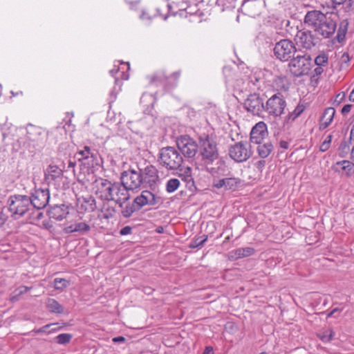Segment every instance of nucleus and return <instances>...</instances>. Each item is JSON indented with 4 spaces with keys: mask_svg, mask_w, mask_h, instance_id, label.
Returning <instances> with one entry per match:
<instances>
[{
    "mask_svg": "<svg viewBox=\"0 0 354 354\" xmlns=\"http://www.w3.org/2000/svg\"><path fill=\"white\" fill-rule=\"evenodd\" d=\"M304 22L317 35L325 39L331 37L337 29L336 15L324 14L317 10L308 11L304 17Z\"/></svg>",
    "mask_w": 354,
    "mask_h": 354,
    "instance_id": "1",
    "label": "nucleus"
},
{
    "mask_svg": "<svg viewBox=\"0 0 354 354\" xmlns=\"http://www.w3.org/2000/svg\"><path fill=\"white\" fill-rule=\"evenodd\" d=\"M95 195L102 200L113 201L122 207L130 195L121 183H112L106 179L96 180L94 183Z\"/></svg>",
    "mask_w": 354,
    "mask_h": 354,
    "instance_id": "2",
    "label": "nucleus"
},
{
    "mask_svg": "<svg viewBox=\"0 0 354 354\" xmlns=\"http://www.w3.org/2000/svg\"><path fill=\"white\" fill-rule=\"evenodd\" d=\"M18 135L26 133V138H19L17 142L19 147L30 153L41 149L46 145L48 139V131L40 127L28 124L26 129H17Z\"/></svg>",
    "mask_w": 354,
    "mask_h": 354,
    "instance_id": "3",
    "label": "nucleus"
},
{
    "mask_svg": "<svg viewBox=\"0 0 354 354\" xmlns=\"http://www.w3.org/2000/svg\"><path fill=\"white\" fill-rule=\"evenodd\" d=\"M198 150L201 160L205 165H212L219 157V151L215 138L209 134L203 133L198 137Z\"/></svg>",
    "mask_w": 354,
    "mask_h": 354,
    "instance_id": "4",
    "label": "nucleus"
},
{
    "mask_svg": "<svg viewBox=\"0 0 354 354\" xmlns=\"http://www.w3.org/2000/svg\"><path fill=\"white\" fill-rule=\"evenodd\" d=\"M160 165L167 170L178 169L183 162L182 155L174 147L162 148L158 153Z\"/></svg>",
    "mask_w": 354,
    "mask_h": 354,
    "instance_id": "5",
    "label": "nucleus"
},
{
    "mask_svg": "<svg viewBox=\"0 0 354 354\" xmlns=\"http://www.w3.org/2000/svg\"><path fill=\"white\" fill-rule=\"evenodd\" d=\"M8 210L11 216L19 219L24 216L31 208V201L29 196L21 194L12 195L8 200Z\"/></svg>",
    "mask_w": 354,
    "mask_h": 354,
    "instance_id": "6",
    "label": "nucleus"
},
{
    "mask_svg": "<svg viewBox=\"0 0 354 354\" xmlns=\"http://www.w3.org/2000/svg\"><path fill=\"white\" fill-rule=\"evenodd\" d=\"M311 66L310 55L301 53H297L296 56H294L288 64L290 72L296 77L307 75Z\"/></svg>",
    "mask_w": 354,
    "mask_h": 354,
    "instance_id": "7",
    "label": "nucleus"
},
{
    "mask_svg": "<svg viewBox=\"0 0 354 354\" xmlns=\"http://www.w3.org/2000/svg\"><path fill=\"white\" fill-rule=\"evenodd\" d=\"M286 105V101L283 96L277 93L268 99L264 111L270 118L276 119L284 113Z\"/></svg>",
    "mask_w": 354,
    "mask_h": 354,
    "instance_id": "8",
    "label": "nucleus"
},
{
    "mask_svg": "<svg viewBox=\"0 0 354 354\" xmlns=\"http://www.w3.org/2000/svg\"><path fill=\"white\" fill-rule=\"evenodd\" d=\"M298 51L295 44L289 39H281L274 48L275 57L281 62L290 60Z\"/></svg>",
    "mask_w": 354,
    "mask_h": 354,
    "instance_id": "9",
    "label": "nucleus"
},
{
    "mask_svg": "<svg viewBox=\"0 0 354 354\" xmlns=\"http://www.w3.org/2000/svg\"><path fill=\"white\" fill-rule=\"evenodd\" d=\"M178 149L187 158H194L198 151V143L187 135L180 136L176 140Z\"/></svg>",
    "mask_w": 354,
    "mask_h": 354,
    "instance_id": "10",
    "label": "nucleus"
},
{
    "mask_svg": "<svg viewBox=\"0 0 354 354\" xmlns=\"http://www.w3.org/2000/svg\"><path fill=\"white\" fill-rule=\"evenodd\" d=\"M250 148L251 146L248 143L239 142L230 147L229 155L236 162H243L251 157L252 152Z\"/></svg>",
    "mask_w": 354,
    "mask_h": 354,
    "instance_id": "11",
    "label": "nucleus"
},
{
    "mask_svg": "<svg viewBox=\"0 0 354 354\" xmlns=\"http://www.w3.org/2000/svg\"><path fill=\"white\" fill-rule=\"evenodd\" d=\"M243 106L247 111L255 115H260L265 109L263 99L257 93L250 94L245 100Z\"/></svg>",
    "mask_w": 354,
    "mask_h": 354,
    "instance_id": "12",
    "label": "nucleus"
},
{
    "mask_svg": "<svg viewBox=\"0 0 354 354\" xmlns=\"http://www.w3.org/2000/svg\"><path fill=\"white\" fill-rule=\"evenodd\" d=\"M31 207L41 209L46 207L50 200V192L48 189H36L29 196Z\"/></svg>",
    "mask_w": 354,
    "mask_h": 354,
    "instance_id": "13",
    "label": "nucleus"
},
{
    "mask_svg": "<svg viewBox=\"0 0 354 354\" xmlns=\"http://www.w3.org/2000/svg\"><path fill=\"white\" fill-rule=\"evenodd\" d=\"M121 183L127 191L139 187L142 183L140 172L133 169L124 171L121 176Z\"/></svg>",
    "mask_w": 354,
    "mask_h": 354,
    "instance_id": "14",
    "label": "nucleus"
},
{
    "mask_svg": "<svg viewBox=\"0 0 354 354\" xmlns=\"http://www.w3.org/2000/svg\"><path fill=\"white\" fill-rule=\"evenodd\" d=\"M161 201V198L148 190H144L141 194L137 196L133 202L138 209H141L145 205H156Z\"/></svg>",
    "mask_w": 354,
    "mask_h": 354,
    "instance_id": "15",
    "label": "nucleus"
},
{
    "mask_svg": "<svg viewBox=\"0 0 354 354\" xmlns=\"http://www.w3.org/2000/svg\"><path fill=\"white\" fill-rule=\"evenodd\" d=\"M77 156L82 165L87 168L93 167L95 165H97V154L89 147L85 146L83 150L77 152Z\"/></svg>",
    "mask_w": 354,
    "mask_h": 354,
    "instance_id": "16",
    "label": "nucleus"
},
{
    "mask_svg": "<svg viewBox=\"0 0 354 354\" xmlns=\"http://www.w3.org/2000/svg\"><path fill=\"white\" fill-rule=\"evenodd\" d=\"M268 136L266 124L263 122H259L252 129L250 132V143L261 144Z\"/></svg>",
    "mask_w": 354,
    "mask_h": 354,
    "instance_id": "17",
    "label": "nucleus"
},
{
    "mask_svg": "<svg viewBox=\"0 0 354 354\" xmlns=\"http://www.w3.org/2000/svg\"><path fill=\"white\" fill-rule=\"evenodd\" d=\"M63 178V171L56 165H49L45 171V180L48 185H56Z\"/></svg>",
    "mask_w": 354,
    "mask_h": 354,
    "instance_id": "18",
    "label": "nucleus"
},
{
    "mask_svg": "<svg viewBox=\"0 0 354 354\" xmlns=\"http://www.w3.org/2000/svg\"><path fill=\"white\" fill-rule=\"evenodd\" d=\"M141 179L143 184L149 187L153 185L159 178L158 170L153 165L147 166L143 170H141Z\"/></svg>",
    "mask_w": 354,
    "mask_h": 354,
    "instance_id": "19",
    "label": "nucleus"
},
{
    "mask_svg": "<svg viewBox=\"0 0 354 354\" xmlns=\"http://www.w3.org/2000/svg\"><path fill=\"white\" fill-rule=\"evenodd\" d=\"M241 183V179L235 177L214 180L212 185L216 189L224 188L225 190L235 189Z\"/></svg>",
    "mask_w": 354,
    "mask_h": 354,
    "instance_id": "20",
    "label": "nucleus"
},
{
    "mask_svg": "<svg viewBox=\"0 0 354 354\" xmlns=\"http://www.w3.org/2000/svg\"><path fill=\"white\" fill-rule=\"evenodd\" d=\"M90 230L91 226L86 222L75 221L73 223H68L63 230L66 234L77 232L80 234H84Z\"/></svg>",
    "mask_w": 354,
    "mask_h": 354,
    "instance_id": "21",
    "label": "nucleus"
},
{
    "mask_svg": "<svg viewBox=\"0 0 354 354\" xmlns=\"http://www.w3.org/2000/svg\"><path fill=\"white\" fill-rule=\"evenodd\" d=\"M297 42L303 48L310 49L315 46V37L310 31H299L297 35Z\"/></svg>",
    "mask_w": 354,
    "mask_h": 354,
    "instance_id": "22",
    "label": "nucleus"
},
{
    "mask_svg": "<svg viewBox=\"0 0 354 354\" xmlns=\"http://www.w3.org/2000/svg\"><path fill=\"white\" fill-rule=\"evenodd\" d=\"M50 218L57 221H62L69 214L68 207L65 205H54L48 211Z\"/></svg>",
    "mask_w": 354,
    "mask_h": 354,
    "instance_id": "23",
    "label": "nucleus"
},
{
    "mask_svg": "<svg viewBox=\"0 0 354 354\" xmlns=\"http://www.w3.org/2000/svg\"><path fill=\"white\" fill-rule=\"evenodd\" d=\"M335 114V110L333 107L326 108L319 122V129H324L327 128L333 122Z\"/></svg>",
    "mask_w": 354,
    "mask_h": 354,
    "instance_id": "24",
    "label": "nucleus"
},
{
    "mask_svg": "<svg viewBox=\"0 0 354 354\" xmlns=\"http://www.w3.org/2000/svg\"><path fill=\"white\" fill-rule=\"evenodd\" d=\"M254 249L251 247L240 248L230 252V257L232 259L252 256L254 253Z\"/></svg>",
    "mask_w": 354,
    "mask_h": 354,
    "instance_id": "25",
    "label": "nucleus"
},
{
    "mask_svg": "<svg viewBox=\"0 0 354 354\" xmlns=\"http://www.w3.org/2000/svg\"><path fill=\"white\" fill-rule=\"evenodd\" d=\"M257 145H258L257 148L258 154L261 158H267L274 149L272 142L270 141H263L261 144Z\"/></svg>",
    "mask_w": 354,
    "mask_h": 354,
    "instance_id": "26",
    "label": "nucleus"
},
{
    "mask_svg": "<svg viewBox=\"0 0 354 354\" xmlns=\"http://www.w3.org/2000/svg\"><path fill=\"white\" fill-rule=\"evenodd\" d=\"M46 307L53 313L61 314L64 313V307L54 299H48L47 300Z\"/></svg>",
    "mask_w": 354,
    "mask_h": 354,
    "instance_id": "27",
    "label": "nucleus"
},
{
    "mask_svg": "<svg viewBox=\"0 0 354 354\" xmlns=\"http://www.w3.org/2000/svg\"><path fill=\"white\" fill-rule=\"evenodd\" d=\"M337 165L342 166V169L345 171L347 176L354 174V162L349 160H342L337 162Z\"/></svg>",
    "mask_w": 354,
    "mask_h": 354,
    "instance_id": "28",
    "label": "nucleus"
},
{
    "mask_svg": "<svg viewBox=\"0 0 354 354\" xmlns=\"http://www.w3.org/2000/svg\"><path fill=\"white\" fill-rule=\"evenodd\" d=\"M82 207L86 212H93L96 208L95 200L93 197L89 196L88 198H82Z\"/></svg>",
    "mask_w": 354,
    "mask_h": 354,
    "instance_id": "29",
    "label": "nucleus"
},
{
    "mask_svg": "<svg viewBox=\"0 0 354 354\" xmlns=\"http://www.w3.org/2000/svg\"><path fill=\"white\" fill-rule=\"evenodd\" d=\"M348 23L347 20H343L340 22L337 29V39L339 42H342L346 37L348 30Z\"/></svg>",
    "mask_w": 354,
    "mask_h": 354,
    "instance_id": "30",
    "label": "nucleus"
},
{
    "mask_svg": "<svg viewBox=\"0 0 354 354\" xmlns=\"http://www.w3.org/2000/svg\"><path fill=\"white\" fill-rule=\"evenodd\" d=\"M257 4L255 0H243L241 5V10L248 15H254L252 11V8H254Z\"/></svg>",
    "mask_w": 354,
    "mask_h": 354,
    "instance_id": "31",
    "label": "nucleus"
},
{
    "mask_svg": "<svg viewBox=\"0 0 354 354\" xmlns=\"http://www.w3.org/2000/svg\"><path fill=\"white\" fill-rule=\"evenodd\" d=\"M122 207L121 213H122V216L125 218L130 217L135 211L139 209H138V206H136L134 203H133V204H127V205H125V206L122 205V207Z\"/></svg>",
    "mask_w": 354,
    "mask_h": 354,
    "instance_id": "32",
    "label": "nucleus"
},
{
    "mask_svg": "<svg viewBox=\"0 0 354 354\" xmlns=\"http://www.w3.org/2000/svg\"><path fill=\"white\" fill-rule=\"evenodd\" d=\"M236 0H216V3L221 7L223 11L232 10L236 6Z\"/></svg>",
    "mask_w": 354,
    "mask_h": 354,
    "instance_id": "33",
    "label": "nucleus"
},
{
    "mask_svg": "<svg viewBox=\"0 0 354 354\" xmlns=\"http://www.w3.org/2000/svg\"><path fill=\"white\" fill-rule=\"evenodd\" d=\"M180 186V181L177 178H171L167 182L166 190L169 193L175 192Z\"/></svg>",
    "mask_w": 354,
    "mask_h": 354,
    "instance_id": "34",
    "label": "nucleus"
},
{
    "mask_svg": "<svg viewBox=\"0 0 354 354\" xmlns=\"http://www.w3.org/2000/svg\"><path fill=\"white\" fill-rule=\"evenodd\" d=\"M304 109L305 106L303 104H298L292 112L289 113L288 120H295L303 113Z\"/></svg>",
    "mask_w": 354,
    "mask_h": 354,
    "instance_id": "35",
    "label": "nucleus"
},
{
    "mask_svg": "<svg viewBox=\"0 0 354 354\" xmlns=\"http://www.w3.org/2000/svg\"><path fill=\"white\" fill-rule=\"evenodd\" d=\"M68 285V281L62 278H55L53 281V286L57 290H62L66 288Z\"/></svg>",
    "mask_w": 354,
    "mask_h": 354,
    "instance_id": "36",
    "label": "nucleus"
},
{
    "mask_svg": "<svg viewBox=\"0 0 354 354\" xmlns=\"http://www.w3.org/2000/svg\"><path fill=\"white\" fill-rule=\"evenodd\" d=\"M72 339V335L69 333L59 334L56 337L57 342L59 344H65L68 343Z\"/></svg>",
    "mask_w": 354,
    "mask_h": 354,
    "instance_id": "37",
    "label": "nucleus"
},
{
    "mask_svg": "<svg viewBox=\"0 0 354 354\" xmlns=\"http://www.w3.org/2000/svg\"><path fill=\"white\" fill-rule=\"evenodd\" d=\"M328 57L326 53H322L316 57L315 63L317 66H324L328 63Z\"/></svg>",
    "mask_w": 354,
    "mask_h": 354,
    "instance_id": "38",
    "label": "nucleus"
},
{
    "mask_svg": "<svg viewBox=\"0 0 354 354\" xmlns=\"http://www.w3.org/2000/svg\"><path fill=\"white\" fill-rule=\"evenodd\" d=\"M207 239V236H203L196 239L191 244L190 247L192 248L201 247Z\"/></svg>",
    "mask_w": 354,
    "mask_h": 354,
    "instance_id": "39",
    "label": "nucleus"
},
{
    "mask_svg": "<svg viewBox=\"0 0 354 354\" xmlns=\"http://www.w3.org/2000/svg\"><path fill=\"white\" fill-rule=\"evenodd\" d=\"M166 79H167V76L165 75V73L158 72L152 77L151 82H163Z\"/></svg>",
    "mask_w": 354,
    "mask_h": 354,
    "instance_id": "40",
    "label": "nucleus"
},
{
    "mask_svg": "<svg viewBox=\"0 0 354 354\" xmlns=\"http://www.w3.org/2000/svg\"><path fill=\"white\" fill-rule=\"evenodd\" d=\"M120 64L123 66L122 68H116V66H115L114 68L109 71L110 74L112 76L114 77L117 73L120 72L121 69L124 70L125 67L127 68V70L129 69V63L122 62Z\"/></svg>",
    "mask_w": 354,
    "mask_h": 354,
    "instance_id": "41",
    "label": "nucleus"
},
{
    "mask_svg": "<svg viewBox=\"0 0 354 354\" xmlns=\"http://www.w3.org/2000/svg\"><path fill=\"white\" fill-rule=\"evenodd\" d=\"M333 336V332L331 330L325 331L322 335H320V338L323 342H330Z\"/></svg>",
    "mask_w": 354,
    "mask_h": 354,
    "instance_id": "42",
    "label": "nucleus"
},
{
    "mask_svg": "<svg viewBox=\"0 0 354 354\" xmlns=\"http://www.w3.org/2000/svg\"><path fill=\"white\" fill-rule=\"evenodd\" d=\"M349 141L351 143H353L351 151V159L354 161V124L352 126L351 129Z\"/></svg>",
    "mask_w": 354,
    "mask_h": 354,
    "instance_id": "43",
    "label": "nucleus"
},
{
    "mask_svg": "<svg viewBox=\"0 0 354 354\" xmlns=\"http://www.w3.org/2000/svg\"><path fill=\"white\" fill-rule=\"evenodd\" d=\"M57 323H53V324H46V325L44 326L43 327L36 330L35 333H48V329L50 328H51L52 326H57Z\"/></svg>",
    "mask_w": 354,
    "mask_h": 354,
    "instance_id": "44",
    "label": "nucleus"
},
{
    "mask_svg": "<svg viewBox=\"0 0 354 354\" xmlns=\"http://www.w3.org/2000/svg\"><path fill=\"white\" fill-rule=\"evenodd\" d=\"M345 97H346V93L344 92H341V93H338L335 96L334 104H335L336 105H339L340 103H342L343 102Z\"/></svg>",
    "mask_w": 354,
    "mask_h": 354,
    "instance_id": "45",
    "label": "nucleus"
},
{
    "mask_svg": "<svg viewBox=\"0 0 354 354\" xmlns=\"http://www.w3.org/2000/svg\"><path fill=\"white\" fill-rule=\"evenodd\" d=\"M29 289H30V288L25 286H20L15 290L16 295L19 296L20 295H22V294L26 292Z\"/></svg>",
    "mask_w": 354,
    "mask_h": 354,
    "instance_id": "46",
    "label": "nucleus"
},
{
    "mask_svg": "<svg viewBox=\"0 0 354 354\" xmlns=\"http://www.w3.org/2000/svg\"><path fill=\"white\" fill-rule=\"evenodd\" d=\"M132 228L129 226H126L121 229L120 233L121 235H127L131 234Z\"/></svg>",
    "mask_w": 354,
    "mask_h": 354,
    "instance_id": "47",
    "label": "nucleus"
},
{
    "mask_svg": "<svg viewBox=\"0 0 354 354\" xmlns=\"http://www.w3.org/2000/svg\"><path fill=\"white\" fill-rule=\"evenodd\" d=\"M352 106H353V105H351V104L344 105L343 106V108L342 109V113L343 115H346V114L348 113L351 111Z\"/></svg>",
    "mask_w": 354,
    "mask_h": 354,
    "instance_id": "48",
    "label": "nucleus"
},
{
    "mask_svg": "<svg viewBox=\"0 0 354 354\" xmlns=\"http://www.w3.org/2000/svg\"><path fill=\"white\" fill-rule=\"evenodd\" d=\"M119 78H121L122 80H128L129 79V74L126 73L124 71H122L120 73V75L119 77H115V81L118 82Z\"/></svg>",
    "mask_w": 354,
    "mask_h": 354,
    "instance_id": "49",
    "label": "nucleus"
},
{
    "mask_svg": "<svg viewBox=\"0 0 354 354\" xmlns=\"http://www.w3.org/2000/svg\"><path fill=\"white\" fill-rule=\"evenodd\" d=\"M329 145H328L326 142H323L320 145L319 149L321 151L324 152L327 151L329 149Z\"/></svg>",
    "mask_w": 354,
    "mask_h": 354,
    "instance_id": "50",
    "label": "nucleus"
},
{
    "mask_svg": "<svg viewBox=\"0 0 354 354\" xmlns=\"http://www.w3.org/2000/svg\"><path fill=\"white\" fill-rule=\"evenodd\" d=\"M280 147L284 149H287L289 147V143L285 140H281L279 142Z\"/></svg>",
    "mask_w": 354,
    "mask_h": 354,
    "instance_id": "51",
    "label": "nucleus"
},
{
    "mask_svg": "<svg viewBox=\"0 0 354 354\" xmlns=\"http://www.w3.org/2000/svg\"><path fill=\"white\" fill-rule=\"evenodd\" d=\"M124 341H125V338L122 336L116 337L113 339V342H124Z\"/></svg>",
    "mask_w": 354,
    "mask_h": 354,
    "instance_id": "52",
    "label": "nucleus"
},
{
    "mask_svg": "<svg viewBox=\"0 0 354 354\" xmlns=\"http://www.w3.org/2000/svg\"><path fill=\"white\" fill-rule=\"evenodd\" d=\"M321 66H318V67H317L315 69V72L317 75H321L322 73H323V68L322 67H320Z\"/></svg>",
    "mask_w": 354,
    "mask_h": 354,
    "instance_id": "53",
    "label": "nucleus"
},
{
    "mask_svg": "<svg viewBox=\"0 0 354 354\" xmlns=\"http://www.w3.org/2000/svg\"><path fill=\"white\" fill-rule=\"evenodd\" d=\"M203 354H213V348L212 347H206Z\"/></svg>",
    "mask_w": 354,
    "mask_h": 354,
    "instance_id": "54",
    "label": "nucleus"
},
{
    "mask_svg": "<svg viewBox=\"0 0 354 354\" xmlns=\"http://www.w3.org/2000/svg\"><path fill=\"white\" fill-rule=\"evenodd\" d=\"M6 221V218L2 212H0V226L3 225Z\"/></svg>",
    "mask_w": 354,
    "mask_h": 354,
    "instance_id": "55",
    "label": "nucleus"
},
{
    "mask_svg": "<svg viewBox=\"0 0 354 354\" xmlns=\"http://www.w3.org/2000/svg\"><path fill=\"white\" fill-rule=\"evenodd\" d=\"M332 138H333L332 135H328V136L326 138V139H325V140H324V142H326L328 145H330L331 140H332Z\"/></svg>",
    "mask_w": 354,
    "mask_h": 354,
    "instance_id": "56",
    "label": "nucleus"
},
{
    "mask_svg": "<svg viewBox=\"0 0 354 354\" xmlns=\"http://www.w3.org/2000/svg\"><path fill=\"white\" fill-rule=\"evenodd\" d=\"M153 290L150 287H145L144 288V292L145 294L150 295L151 294Z\"/></svg>",
    "mask_w": 354,
    "mask_h": 354,
    "instance_id": "57",
    "label": "nucleus"
},
{
    "mask_svg": "<svg viewBox=\"0 0 354 354\" xmlns=\"http://www.w3.org/2000/svg\"><path fill=\"white\" fill-rule=\"evenodd\" d=\"M340 310L337 308H334L329 314H328V317H330V316H333L335 313L337 312H339Z\"/></svg>",
    "mask_w": 354,
    "mask_h": 354,
    "instance_id": "58",
    "label": "nucleus"
},
{
    "mask_svg": "<svg viewBox=\"0 0 354 354\" xmlns=\"http://www.w3.org/2000/svg\"><path fill=\"white\" fill-rule=\"evenodd\" d=\"M75 166V162H73L71 160L68 161V168H74Z\"/></svg>",
    "mask_w": 354,
    "mask_h": 354,
    "instance_id": "59",
    "label": "nucleus"
},
{
    "mask_svg": "<svg viewBox=\"0 0 354 354\" xmlns=\"http://www.w3.org/2000/svg\"><path fill=\"white\" fill-rule=\"evenodd\" d=\"M333 2L337 5H340L343 3L346 0H332Z\"/></svg>",
    "mask_w": 354,
    "mask_h": 354,
    "instance_id": "60",
    "label": "nucleus"
},
{
    "mask_svg": "<svg viewBox=\"0 0 354 354\" xmlns=\"http://www.w3.org/2000/svg\"><path fill=\"white\" fill-rule=\"evenodd\" d=\"M348 98L350 101L354 102V92H351Z\"/></svg>",
    "mask_w": 354,
    "mask_h": 354,
    "instance_id": "61",
    "label": "nucleus"
},
{
    "mask_svg": "<svg viewBox=\"0 0 354 354\" xmlns=\"http://www.w3.org/2000/svg\"><path fill=\"white\" fill-rule=\"evenodd\" d=\"M57 330V328L56 327V326H52L51 328H50L48 329V333H52V332H55Z\"/></svg>",
    "mask_w": 354,
    "mask_h": 354,
    "instance_id": "62",
    "label": "nucleus"
},
{
    "mask_svg": "<svg viewBox=\"0 0 354 354\" xmlns=\"http://www.w3.org/2000/svg\"><path fill=\"white\" fill-rule=\"evenodd\" d=\"M162 231H163L162 227H159L157 228V232L158 233H161V232H162Z\"/></svg>",
    "mask_w": 354,
    "mask_h": 354,
    "instance_id": "63",
    "label": "nucleus"
},
{
    "mask_svg": "<svg viewBox=\"0 0 354 354\" xmlns=\"http://www.w3.org/2000/svg\"><path fill=\"white\" fill-rule=\"evenodd\" d=\"M147 96H149V95H146V94H143V95H142V97H141V98H140L141 102H143V101H144V99H145L146 97H147Z\"/></svg>",
    "mask_w": 354,
    "mask_h": 354,
    "instance_id": "64",
    "label": "nucleus"
}]
</instances>
